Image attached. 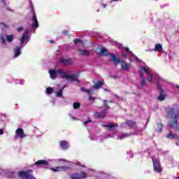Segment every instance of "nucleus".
Listing matches in <instances>:
<instances>
[{
	"mask_svg": "<svg viewBox=\"0 0 179 179\" xmlns=\"http://www.w3.org/2000/svg\"><path fill=\"white\" fill-rule=\"evenodd\" d=\"M168 117L171 119V121L169 122V126L172 129L175 131H179V122H178V109L171 108L168 112Z\"/></svg>",
	"mask_w": 179,
	"mask_h": 179,
	"instance_id": "1",
	"label": "nucleus"
},
{
	"mask_svg": "<svg viewBox=\"0 0 179 179\" xmlns=\"http://www.w3.org/2000/svg\"><path fill=\"white\" fill-rule=\"evenodd\" d=\"M110 58L113 62L114 65L117 66L118 64H121V68L123 71H129L132 64L131 63H127L125 61H121L120 58H117L115 54H110Z\"/></svg>",
	"mask_w": 179,
	"mask_h": 179,
	"instance_id": "2",
	"label": "nucleus"
},
{
	"mask_svg": "<svg viewBox=\"0 0 179 179\" xmlns=\"http://www.w3.org/2000/svg\"><path fill=\"white\" fill-rule=\"evenodd\" d=\"M17 176L20 178L23 179H36L33 176V170L29 169L27 171H19L17 172Z\"/></svg>",
	"mask_w": 179,
	"mask_h": 179,
	"instance_id": "3",
	"label": "nucleus"
},
{
	"mask_svg": "<svg viewBox=\"0 0 179 179\" xmlns=\"http://www.w3.org/2000/svg\"><path fill=\"white\" fill-rule=\"evenodd\" d=\"M62 79H66V80H70L71 82H76L77 83L80 82L79 81V73L69 75L64 71L63 73Z\"/></svg>",
	"mask_w": 179,
	"mask_h": 179,
	"instance_id": "4",
	"label": "nucleus"
},
{
	"mask_svg": "<svg viewBox=\"0 0 179 179\" xmlns=\"http://www.w3.org/2000/svg\"><path fill=\"white\" fill-rule=\"evenodd\" d=\"M64 71L62 69H50L49 70L50 78L52 79V80H55V79H57V76L59 75V76H61V78H62L64 76Z\"/></svg>",
	"mask_w": 179,
	"mask_h": 179,
	"instance_id": "5",
	"label": "nucleus"
},
{
	"mask_svg": "<svg viewBox=\"0 0 179 179\" xmlns=\"http://www.w3.org/2000/svg\"><path fill=\"white\" fill-rule=\"evenodd\" d=\"M48 164H50L48 161H45V166H46L45 169H50L55 173H57V171H65L69 170V169H71L70 167H66V166H57L56 168H50L48 166Z\"/></svg>",
	"mask_w": 179,
	"mask_h": 179,
	"instance_id": "6",
	"label": "nucleus"
},
{
	"mask_svg": "<svg viewBox=\"0 0 179 179\" xmlns=\"http://www.w3.org/2000/svg\"><path fill=\"white\" fill-rule=\"evenodd\" d=\"M152 160L155 171H156V173H162L163 171V169H162L159 160L154 157H152Z\"/></svg>",
	"mask_w": 179,
	"mask_h": 179,
	"instance_id": "7",
	"label": "nucleus"
},
{
	"mask_svg": "<svg viewBox=\"0 0 179 179\" xmlns=\"http://www.w3.org/2000/svg\"><path fill=\"white\" fill-rule=\"evenodd\" d=\"M87 173L86 172H81L80 173H73L71 179H82V178H87Z\"/></svg>",
	"mask_w": 179,
	"mask_h": 179,
	"instance_id": "8",
	"label": "nucleus"
},
{
	"mask_svg": "<svg viewBox=\"0 0 179 179\" xmlns=\"http://www.w3.org/2000/svg\"><path fill=\"white\" fill-rule=\"evenodd\" d=\"M31 12L33 13V18L32 21L34 23L31 24L32 29H37L38 27V21L37 20V16H36V13L34 12V10H31Z\"/></svg>",
	"mask_w": 179,
	"mask_h": 179,
	"instance_id": "9",
	"label": "nucleus"
},
{
	"mask_svg": "<svg viewBox=\"0 0 179 179\" xmlns=\"http://www.w3.org/2000/svg\"><path fill=\"white\" fill-rule=\"evenodd\" d=\"M15 134L18 138L23 139V138H26V134H24V131L22 128H18L15 131Z\"/></svg>",
	"mask_w": 179,
	"mask_h": 179,
	"instance_id": "10",
	"label": "nucleus"
},
{
	"mask_svg": "<svg viewBox=\"0 0 179 179\" xmlns=\"http://www.w3.org/2000/svg\"><path fill=\"white\" fill-rule=\"evenodd\" d=\"M59 62L63 64L64 66H66V65L72 64V58L65 59L64 57H60Z\"/></svg>",
	"mask_w": 179,
	"mask_h": 179,
	"instance_id": "11",
	"label": "nucleus"
},
{
	"mask_svg": "<svg viewBox=\"0 0 179 179\" xmlns=\"http://www.w3.org/2000/svg\"><path fill=\"white\" fill-rule=\"evenodd\" d=\"M107 115V110H103L101 113L96 112L94 113L96 118H104Z\"/></svg>",
	"mask_w": 179,
	"mask_h": 179,
	"instance_id": "12",
	"label": "nucleus"
},
{
	"mask_svg": "<svg viewBox=\"0 0 179 179\" xmlns=\"http://www.w3.org/2000/svg\"><path fill=\"white\" fill-rule=\"evenodd\" d=\"M126 125H128L131 129H134L135 127H136V122H134L133 120L126 119L125 120Z\"/></svg>",
	"mask_w": 179,
	"mask_h": 179,
	"instance_id": "13",
	"label": "nucleus"
},
{
	"mask_svg": "<svg viewBox=\"0 0 179 179\" xmlns=\"http://www.w3.org/2000/svg\"><path fill=\"white\" fill-rule=\"evenodd\" d=\"M104 85V80H99L96 83H95L93 85V89H95L96 90H99L101 86H103Z\"/></svg>",
	"mask_w": 179,
	"mask_h": 179,
	"instance_id": "14",
	"label": "nucleus"
},
{
	"mask_svg": "<svg viewBox=\"0 0 179 179\" xmlns=\"http://www.w3.org/2000/svg\"><path fill=\"white\" fill-rule=\"evenodd\" d=\"M59 146L61 149H62L63 150H66V149L69 148V145L68 144V142H66V141L65 140H62L59 142Z\"/></svg>",
	"mask_w": 179,
	"mask_h": 179,
	"instance_id": "15",
	"label": "nucleus"
},
{
	"mask_svg": "<svg viewBox=\"0 0 179 179\" xmlns=\"http://www.w3.org/2000/svg\"><path fill=\"white\" fill-rule=\"evenodd\" d=\"M165 99H166V94H165L164 90L161 89L159 92V95L157 97V100H159V101H163V100H165Z\"/></svg>",
	"mask_w": 179,
	"mask_h": 179,
	"instance_id": "16",
	"label": "nucleus"
},
{
	"mask_svg": "<svg viewBox=\"0 0 179 179\" xmlns=\"http://www.w3.org/2000/svg\"><path fill=\"white\" fill-rule=\"evenodd\" d=\"M103 127H104V128H109L108 131H112L113 129V128H115L116 127H118V124H114L112 123H109L108 124H103Z\"/></svg>",
	"mask_w": 179,
	"mask_h": 179,
	"instance_id": "17",
	"label": "nucleus"
},
{
	"mask_svg": "<svg viewBox=\"0 0 179 179\" xmlns=\"http://www.w3.org/2000/svg\"><path fill=\"white\" fill-rule=\"evenodd\" d=\"M14 58H16L17 57H19L20 54H22V51H20V47L16 46L14 49Z\"/></svg>",
	"mask_w": 179,
	"mask_h": 179,
	"instance_id": "18",
	"label": "nucleus"
},
{
	"mask_svg": "<svg viewBox=\"0 0 179 179\" xmlns=\"http://www.w3.org/2000/svg\"><path fill=\"white\" fill-rule=\"evenodd\" d=\"M111 54L113 53H108V52H107V49H104L103 48H101V51L99 52V55L103 57H107V55H111Z\"/></svg>",
	"mask_w": 179,
	"mask_h": 179,
	"instance_id": "19",
	"label": "nucleus"
},
{
	"mask_svg": "<svg viewBox=\"0 0 179 179\" xmlns=\"http://www.w3.org/2000/svg\"><path fill=\"white\" fill-rule=\"evenodd\" d=\"M79 55H83L84 57H87L90 55V52L87 50H79Z\"/></svg>",
	"mask_w": 179,
	"mask_h": 179,
	"instance_id": "20",
	"label": "nucleus"
},
{
	"mask_svg": "<svg viewBox=\"0 0 179 179\" xmlns=\"http://www.w3.org/2000/svg\"><path fill=\"white\" fill-rule=\"evenodd\" d=\"M157 127L155 129L156 132H158L159 134L162 133V131H163V124H162V122H157Z\"/></svg>",
	"mask_w": 179,
	"mask_h": 179,
	"instance_id": "21",
	"label": "nucleus"
},
{
	"mask_svg": "<svg viewBox=\"0 0 179 179\" xmlns=\"http://www.w3.org/2000/svg\"><path fill=\"white\" fill-rule=\"evenodd\" d=\"M177 134H173V131H170L168 134L166 135L167 139H176V136H178Z\"/></svg>",
	"mask_w": 179,
	"mask_h": 179,
	"instance_id": "22",
	"label": "nucleus"
},
{
	"mask_svg": "<svg viewBox=\"0 0 179 179\" xmlns=\"http://www.w3.org/2000/svg\"><path fill=\"white\" fill-rule=\"evenodd\" d=\"M81 92H83V93H87V94H94V91L93 90H87L85 88L81 87L80 88Z\"/></svg>",
	"mask_w": 179,
	"mask_h": 179,
	"instance_id": "23",
	"label": "nucleus"
},
{
	"mask_svg": "<svg viewBox=\"0 0 179 179\" xmlns=\"http://www.w3.org/2000/svg\"><path fill=\"white\" fill-rule=\"evenodd\" d=\"M162 50H163V46L162 45V44L157 43L155 45L154 51L159 52L162 51Z\"/></svg>",
	"mask_w": 179,
	"mask_h": 179,
	"instance_id": "24",
	"label": "nucleus"
},
{
	"mask_svg": "<svg viewBox=\"0 0 179 179\" xmlns=\"http://www.w3.org/2000/svg\"><path fill=\"white\" fill-rule=\"evenodd\" d=\"M29 38V35H27V31H26L21 38V44H24V41Z\"/></svg>",
	"mask_w": 179,
	"mask_h": 179,
	"instance_id": "25",
	"label": "nucleus"
},
{
	"mask_svg": "<svg viewBox=\"0 0 179 179\" xmlns=\"http://www.w3.org/2000/svg\"><path fill=\"white\" fill-rule=\"evenodd\" d=\"M132 136V133H123L119 138L120 140L124 139V138H129V136Z\"/></svg>",
	"mask_w": 179,
	"mask_h": 179,
	"instance_id": "26",
	"label": "nucleus"
},
{
	"mask_svg": "<svg viewBox=\"0 0 179 179\" xmlns=\"http://www.w3.org/2000/svg\"><path fill=\"white\" fill-rule=\"evenodd\" d=\"M146 82H148V78H143V80H140L141 86H142V87L147 86L148 83Z\"/></svg>",
	"mask_w": 179,
	"mask_h": 179,
	"instance_id": "27",
	"label": "nucleus"
},
{
	"mask_svg": "<svg viewBox=\"0 0 179 179\" xmlns=\"http://www.w3.org/2000/svg\"><path fill=\"white\" fill-rule=\"evenodd\" d=\"M6 38V41H8V43H12L13 41V38H15V36L13 35H7Z\"/></svg>",
	"mask_w": 179,
	"mask_h": 179,
	"instance_id": "28",
	"label": "nucleus"
},
{
	"mask_svg": "<svg viewBox=\"0 0 179 179\" xmlns=\"http://www.w3.org/2000/svg\"><path fill=\"white\" fill-rule=\"evenodd\" d=\"M73 108H74V110H78V108H80V103L74 102L73 104Z\"/></svg>",
	"mask_w": 179,
	"mask_h": 179,
	"instance_id": "29",
	"label": "nucleus"
},
{
	"mask_svg": "<svg viewBox=\"0 0 179 179\" xmlns=\"http://www.w3.org/2000/svg\"><path fill=\"white\" fill-rule=\"evenodd\" d=\"M42 164L45 165V160H38L35 162L36 166H41Z\"/></svg>",
	"mask_w": 179,
	"mask_h": 179,
	"instance_id": "30",
	"label": "nucleus"
},
{
	"mask_svg": "<svg viewBox=\"0 0 179 179\" xmlns=\"http://www.w3.org/2000/svg\"><path fill=\"white\" fill-rule=\"evenodd\" d=\"M53 92H54V90L52 89V87H49L46 88V93L48 94H51V93H52Z\"/></svg>",
	"mask_w": 179,
	"mask_h": 179,
	"instance_id": "31",
	"label": "nucleus"
},
{
	"mask_svg": "<svg viewBox=\"0 0 179 179\" xmlns=\"http://www.w3.org/2000/svg\"><path fill=\"white\" fill-rule=\"evenodd\" d=\"M7 176L8 177H9L10 178H13V177H15V172L13 171H10L7 173Z\"/></svg>",
	"mask_w": 179,
	"mask_h": 179,
	"instance_id": "32",
	"label": "nucleus"
},
{
	"mask_svg": "<svg viewBox=\"0 0 179 179\" xmlns=\"http://www.w3.org/2000/svg\"><path fill=\"white\" fill-rule=\"evenodd\" d=\"M56 97H62V89L56 92Z\"/></svg>",
	"mask_w": 179,
	"mask_h": 179,
	"instance_id": "33",
	"label": "nucleus"
},
{
	"mask_svg": "<svg viewBox=\"0 0 179 179\" xmlns=\"http://www.w3.org/2000/svg\"><path fill=\"white\" fill-rule=\"evenodd\" d=\"M141 70L143 71L145 73H147L148 76L150 75V72L146 69L145 67L141 66Z\"/></svg>",
	"mask_w": 179,
	"mask_h": 179,
	"instance_id": "34",
	"label": "nucleus"
},
{
	"mask_svg": "<svg viewBox=\"0 0 179 179\" xmlns=\"http://www.w3.org/2000/svg\"><path fill=\"white\" fill-rule=\"evenodd\" d=\"M130 54H131V55H134V58L136 60H137L138 62L142 63V60H141L139 58L137 57V56H135V55H134V53H132L131 51H129Z\"/></svg>",
	"mask_w": 179,
	"mask_h": 179,
	"instance_id": "35",
	"label": "nucleus"
},
{
	"mask_svg": "<svg viewBox=\"0 0 179 179\" xmlns=\"http://www.w3.org/2000/svg\"><path fill=\"white\" fill-rule=\"evenodd\" d=\"M103 107H106V108H107L108 110L110 109V106H108V105H107V100L103 101Z\"/></svg>",
	"mask_w": 179,
	"mask_h": 179,
	"instance_id": "36",
	"label": "nucleus"
},
{
	"mask_svg": "<svg viewBox=\"0 0 179 179\" xmlns=\"http://www.w3.org/2000/svg\"><path fill=\"white\" fill-rule=\"evenodd\" d=\"M80 43H82V40H80V39L76 38L74 40V44H76H76H79Z\"/></svg>",
	"mask_w": 179,
	"mask_h": 179,
	"instance_id": "37",
	"label": "nucleus"
},
{
	"mask_svg": "<svg viewBox=\"0 0 179 179\" xmlns=\"http://www.w3.org/2000/svg\"><path fill=\"white\" fill-rule=\"evenodd\" d=\"M176 145H177V146H179V135L178 134V136H176Z\"/></svg>",
	"mask_w": 179,
	"mask_h": 179,
	"instance_id": "38",
	"label": "nucleus"
},
{
	"mask_svg": "<svg viewBox=\"0 0 179 179\" xmlns=\"http://www.w3.org/2000/svg\"><path fill=\"white\" fill-rule=\"evenodd\" d=\"M138 73H139L140 78H141L142 79L145 78V77H143V71H139Z\"/></svg>",
	"mask_w": 179,
	"mask_h": 179,
	"instance_id": "39",
	"label": "nucleus"
},
{
	"mask_svg": "<svg viewBox=\"0 0 179 179\" xmlns=\"http://www.w3.org/2000/svg\"><path fill=\"white\" fill-rule=\"evenodd\" d=\"M148 76H150L148 81L150 83L153 82V76L152 74H149Z\"/></svg>",
	"mask_w": 179,
	"mask_h": 179,
	"instance_id": "40",
	"label": "nucleus"
},
{
	"mask_svg": "<svg viewBox=\"0 0 179 179\" xmlns=\"http://www.w3.org/2000/svg\"><path fill=\"white\" fill-rule=\"evenodd\" d=\"M89 96H89V101H92V100H93V101L96 100V98L92 96V94H90V95H89Z\"/></svg>",
	"mask_w": 179,
	"mask_h": 179,
	"instance_id": "41",
	"label": "nucleus"
},
{
	"mask_svg": "<svg viewBox=\"0 0 179 179\" xmlns=\"http://www.w3.org/2000/svg\"><path fill=\"white\" fill-rule=\"evenodd\" d=\"M0 24L1 26H3V27H5V29H8V24L3 23V22H0Z\"/></svg>",
	"mask_w": 179,
	"mask_h": 179,
	"instance_id": "42",
	"label": "nucleus"
},
{
	"mask_svg": "<svg viewBox=\"0 0 179 179\" xmlns=\"http://www.w3.org/2000/svg\"><path fill=\"white\" fill-rule=\"evenodd\" d=\"M2 44H6V40L3 37H1Z\"/></svg>",
	"mask_w": 179,
	"mask_h": 179,
	"instance_id": "43",
	"label": "nucleus"
},
{
	"mask_svg": "<svg viewBox=\"0 0 179 179\" xmlns=\"http://www.w3.org/2000/svg\"><path fill=\"white\" fill-rule=\"evenodd\" d=\"M22 30H23V27H19L17 28V31H22Z\"/></svg>",
	"mask_w": 179,
	"mask_h": 179,
	"instance_id": "44",
	"label": "nucleus"
},
{
	"mask_svg": "<svg viewBox=\"0 0 179 179\" xmlns=\"http://www.w3.org/2000/svg\"><path fill=\"white\" fill-rule=\"evenodd\" d=\"M69 33V31L64 30L62 31V34H68Z\"/></svg>",
	"mask_w": 179,
	"mask_h": 179,
	"instance_id": "45",
	"label": "nucleus"
},
{
	"mask_svg": "<svg viewBox=\"0 0 179 179\" xmlns=\"http://www.w3.org/2000/svg\"><path fill=\"white\" fill-rule=\"evenodd\" d=\"M86 122L89 124L90 122H93V121H92V120L88 117V120L86 121Z\"/></svg>",
	"mask_w": 179,
	"mask_h": 179,
	"instance_id": "46",
	"label": "nucleus"
},
{
	"mask_svg": "<svg viewBox=\"0 0 179 179\" xmlns=\"http://www.w3.org/2000/svg\"><path fill=\"white\" fill-rule=\"evenodd\" d=\"M122 55L124 57V58H128V55H127L125 53H123Z\"/></svg>",
	"mask_w": 179,
	"mask_h": 179,
	"instance_id": "47",
	"label": "nucleus"
},
{
	"mask_svg": "<svg viewBox=\"0 0 179 179\" xmlns=\"http://www.w3.org/2000/svg\"><path fill=\"white\" fill-rule=\"evenodd\" d=\"M0 135H3V129H0Z\"/></svg>",
	"mask_w": 179,
	"mask_h": 179,
	"instance_id": "48",
	"label": "nucleus"
},
{
	"mask_svg": "<svg viewBox=\"0 0 179 179\" xmlns=\"http://www.w3.org/2000/svg\"><path fill=\"white\" fill-rule=\"evenodd\" d=\"M49 43H50V44H54V43H55V41L54 40L52 41H48Z\"/></svg>",
	"mask_w": 179,
	"mask_h": 179,
	"instance_id": "49",
	"label": "nucleus"
},
{
	"mask_svg": "<svg viewBox=\"0 0 179 179\" xmlns=\"http://www.w3.org/2000/svg\"><path fill=\"white\" fill-rule=\"evenodd\" d=\"M114 96L116 97V99H120V96L117 95L116 94H115Z\"/></svg>",
	"mask_w": 179,
	"mask_h": 179,
	"instance_id": "50",
	"label": "nucleus"
},
{
	"mask_svg": "<svg viewBox=\"0 0 179 179\" xmlns=\"http://www.w3.org/2000/svg\"><path fill=\"white\" fill-rule=\"evenodd\" d=\"M1 2L3 3V5H6V2L5 0H1Z\"/></svg>",
	"mask_w": 179,
	"mask_h": 179,
	"instance_id": "51",
	"label": "nucleus"
},
{
	"mask_svg": "<svg viewBox=\"0 0 179 179\" xmlns=\"http://www.w3.org/2000/svg\"><path fill=\"white\" fill-rule=\"evenodd\" d=\"M106 6H107V4L106 3L102 4V8H106Z\"/></svg>",
	"mask_w": 179,
	"mask_h": 179,
	"instance_id": "52",
	"label": "nucleus"
},
{
	"mask_svg": "<svg viewBox=\"0 0 179 179\" xmlns=\"http://www.w3.org/2000/svg\"><path fill=\"white\" fill-rule=\"evenodd\" d=\"M124 50H125V51L129 52V48H125Z\"/></svg>",
	"mask_w": 179,
	"mask_h": 179,
	"instance_id": "53",
	"label": "nucleus"
},
{
	"mask_svg": "<svg viewBox=\"0 0 179 179\" xmlns=\"http://www.w3.org/2000/svg\"><path fill=\"white\" fill-rule=\"evenodd\" d=\"M84 124H85V125H87V124H89V123L86 122V121H85V122H84Z\"/></svg>",
	"mask_w": 179,
	"mask_h": 179,
	"instance_id": "54",
	"label": "nucleus"
},
{
	"mask_svg": "<svg viewBox=\"0 0 179 179\" xmlns=\"http://www.w3.org/2000/svg\"><path fill=\"white\" fill-rule=\"evenodd\" d=\"M114 79H117V76H114Z\"/></svg>",
	"mask_w": 179,
	"mask_h": 179,
	"instance_id": "55",
	"label": "nucleus"
},
{
	"mask_svg": "<svg viewBox=\"0 0 179 179\" xmlns=\"http://www.w3.org/2000/svg\"><path fill=\"white\" fill-rule=\"evenodd\" d=\"M114 2H117V1H118V0H113Z\"/></svg>",
	"mask_w": 179,
	"mask_h": 179,
	"instance_id": "56",
	"label": "nucleus"
},
{
	"mask_svg": "<svg viewBox=\"0 0 179 179\" xmlns=\"http://www.w3.org/2000/svg\"><path fill=\"white\" fill-rule=\"evenodd\" d=\"M109 103H113V101H109Z\"/></svg>",
	"mask_w": 179,
	"mask_h": 179,
	"instance_id": "57",
	"label": "nucleus"
}]
</instances>
